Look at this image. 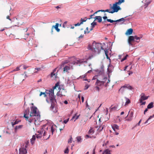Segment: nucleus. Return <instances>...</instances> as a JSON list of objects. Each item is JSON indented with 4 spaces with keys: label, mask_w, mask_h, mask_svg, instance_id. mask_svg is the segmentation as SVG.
<instances>
[{
    "label": "nucleus",
    "mask_w": 154,
    "mask_h": 154,
    "mask_svg": "<svg viewBox=\"0 0 154 154\" xmlns=\"http://www.w3.org/2000/svg\"><path fill=\"white\" fill-rule=\"evenodd\" d=\"M81 25V24L80 23H78L74 24V25L75 26H79Z\"/></svg>",
    "instance_id": "obj_50"
},
{
    "label": "nucleus",
    "mask_w": 154,
    "mask_h": 154,
    "mask_svg": "<svg viewBox=\"0 0 154 154\" xmlns=\"http://www.w3.org/2000/svg\"><path fill=\"white\" fill-rule=\"evenodd\" d=\"M6 18L7 19H9L10 20H11V19L10 18V16H8L6 17Z\"/></svg>",
    "instance_id": "obj_57"
},
{
    "label": "nucleus",
    "mask_w": 154,
    "mask_h": 154,
    "mask_svg": "<svg viewBox=\"0 0 154 154\" xmlns=\"http://www.w3.org/2000/svg\"><path fill=\"white\" fill-rule=\"evenodd\" d=\"M96 146H95V147L93 149V154H95V147H96Z\"/></svg>",
    "instance_id": "obj_52"
},
{
    "label": "nucleus",
    "mask_w": 154,
    "mask_h": 154,
    "mask_svg": "<svg viewBox=\"0 0 154 154\" xmlns=\"http://www.w3.org/2000/svg\"><path fill=\"white\" fill-rule=\"evenodd\" d=\"M77 113H76L75 115L72 117V119H75L74 121H75L76 120L78 119L80 116V115H77Z\"/></svg>",
    "instance_id": "obj_24"
},
{
    "label": "nucleus",
    "mask_w": 154,
    "mask_h": 154,
    "mask_svg": "<svg viewBox=\"0 0 154 154\" xmlns=\"http://www.w3.org/2000/svg\"><path fill=\"white\" fill-rule=\"evenodd\" d=\"M76 138L77 139V141L78 142H81L82 141V139L81 136H77L76 137Z\"/></svg>",
    "instance_id": "obj_32"
},
{
    "label": "nucleus",
    "mask_w": 154,
    "mask_h": 154,
    "mask_svg": "<svg viewBox=\"0 0 154 154\" xmlns=\"http://www.w3.org/2000/svg\"><path fill=\"white\" fill-rule=\"evenodd\" d=\"M20 70L19 69V67H17L15 69H14L13 71H18Z\"/></svg>",
    "instance_id": "obj_49"
},
{
    "label": "nucleus",
    "mask_w": 154,
    "mask_h": 154,
    "mask_svg": "<svg viewBox=\"0 0 154 154\" xmlns=\"http://www.w3.org/2000/svg\"><path fill=\"white\" fill-rule=\"evenodd\" d=\"M141 95V97L139 100L140 103H142L143 100H146L148 98V96H145L144 94L143 93H142Z\"/></svg>",
    "instance_id": "obj_12"
},
{
    "label": "nucleus",
    "mask_w": 154,
    "mask_h": 154,
    "mask_svg": "<svg viewBox=\"0 0 154 154\" xmlns=\"http://www.w3.org/2000/svg\"><path fill=\"white\" fill-rule=\"evenodd\" d=\"M57 69V68H55L53 71V72H51V77H54V78H56L57 76V72H55L56 71Z\"/></svg>",
    "instance_id": "obj_13"
},
{
    "label": "nucleus",
    "mask_w": 154,
    "mask_h": 154,
    "mask_svg": "<svg viewBox=\"0 0 154 154\" xmlns=\"http://www.w3.org/2000/svg\"><path fill=\"white\" fill-rule=\"evenodd\" d=\"M35 69L37 70V71H39V70H41V68H35Z\"/></svg>",
    "instance_id": "obj_63"
},
{
    "label": "nucleus",
    "mask_w": 154,
    "mask_h": 154,
    "mask_svg": "<svg viewBox=\"0 0 154 154\" xmlns=\"http://www.w3.org/2000/svg\"><path fill=\"white\" fill-rule=\"evenodd\" d=\"M125 19L124 18H122L118 20H112L109 19H107V21L108 22H110L111 23H112L113 22H119L122 21H124Z\"/></svg>",
    "instance_id": "obj_14"
},
{
    "label": "nucleus",
    "mask_w": 154,
    "mask_h": 154,
    "mask_svg": "<svg viewBox=\"0 0 154 154\" xmlns=\"http://www.w3.org/2000/svg\"><path fill=\"white\" fill-rule=\"evenodd\" d=\"M86 75H83L82 76H80L79 77V78L81 79H82L84 80H86L85 79L86 78Z\"/></svg>",
    "instance_id": "obj_37"
},
{
    "label": "nucleus",
    "mask_w": 154,
    "mask_h": 154,
    "mask_svg": "<svg viewBox=\"0 0 154 154\" xmlns=\"http://www.w3.org/2000/svg\"><path fill=\"white\" fill-rule=\"evenodd\" d=\"M29 141L27 140L25 142L22 146L19 149V154H27V151L26 148L29 145Z\"/></svg>",
    "instance_id": "obj_5"
},
{
    "label": "nucleus",
    "mask_w": 154,
    "mask_h": 154,
    "mask_svg": "<svg viewBox=\"0 0 154 154\" xmlns=\"http://www.w3.org/2000/svg\"><path fill=\"white\" fill-rule=\"evenodd\" d=\"M124 2L125 0H118V1L113 4L112 6V5L110 4V5L111 6L110 7V9H113L111 11L112 14L115 12H117L119 10L121 9V8L118 5H120Z\"/></svg>",
    "instance_id": "obj_4"
},
{
    "label": "nucleus",
    "mask_w": 154,
    "mask_h": 154,
    "mask_svg": "<svg viewBox=\"0 0 154 154\" xmlns=\"http://www.w3.org/2000/svg\"><path fill=\"white\" fill-rule=\"evenodd\" d=\"M58 26L59 24L57 23H56L55 26H53L51 29V32H53L54 28H55L57 32H59L60 31V29L58 28Z\"/></svg>",
    "instance_id": "obj_15"
},
{
    "label": "nucleus",
    "mask_w": 154,
    "mask_h": 154,
    "mask_svg": "<svg viewBox=\"0 0 154 154\" xmlns=\"http://www.w3.org/2000/svg\"><path fill=\"white\" fill-rule=\"evenodd\" d=\"M90 31H89L88 27H87L86 29V31H84L85 34L88 33Z\"/></svg>",
    "instance_id": "obj_40"
},
{
    "label": "nucleus",
    "mask_w": 154,
    "mask_h": 154,
    "mask_svg": "<svg viewBox=\"0 0 154 154\" xmlns=\"http://www.w3.org/2000/svg\"><path fill=\"white\" fill-rule=\"evenodd\" d=\"M104 84V82L102 81V79L99 77L98 78V79H97V81L95 83V85L97 86H100Z\"/></svg>",
    "instance_id": "obj_11"
},
{
    "label": "nucleus",
    "mask_w": 154,
    "mask_h": 154,
    "mask_svg": "<svg viewBox=\"0 0 154 154\" xmlns=\"http://www.w3.org/2000/svg\"><path fill=\"white\" fill-rule=\"evenodd\" d=\"M88 48L98 54L100 52L101 50H104L101 43H97L95 41L93 42L92 45H89Z\"/></svg>",
    "instance_id": "obj_3"
},
{
    "label": "nucleus",
    "mask_w": 154,
    "mask_h": 154,
    "mask_svg": "<svg viewBox=\"0 0 154 154\" xmlns=\"http://www.w3.org/2000/svg\"><path fill=\"white\" fill-rule=\"evenodd\" d=\"M57 88H58V89H59V91L57 92V96H60V97H61L63 95L65 96V94L66 92V90L63 89H62L61 90L60 87V86Z\"/></svg>",
    "instance_id": "obj_8"
},
{
    "label": "nucleus",
    "mask_w": 154,
    "mask_h": 154,
    "mask_svg": "<svg viewBox=\"0 0 154 154\" xmlns=\"http://www.w3.org/2000/svg\"><path fill=\"white\" fill-rule=\"evenodd\" d=\"M95 90L96 91H99V90H100V88H99L98 87V86H96L95 87Z\"/></svg>",
    "instance_id": "obj_45"
},
{
    "label": "nucleus",
    "mask_w": 154,
    "mask_h": 154,
    "mask_svg": "<svg viewBox=\"0 0 154 154\" xmlns=\"http://www.w3.org/2000/svg\"><path fill=\"white\" fill-rule=\"evenodd\" d=\"M153 102H152L150 103H149L148 105L147 106V108L151 109L153 107Z\"/></svg>",
    "instance_id": "obj_28"
},
{
    "label": "nucleus",
    "mask_w": 154,
    "mask_h": 154,
    "mask_svg": "<svg viewBox=\"0 0 154 154\" xmlns=\"http://www.w3.org/2000/svg\"><path fill=\"white\" fill-rule=\"evenodd\" d=\"M99 77H100V75H95L93 77L92 79L93 80L97 79H97H98V78H99Z\"/></svg>",
    "instance_id": "obj_38"
},
{
    "label": "nucleus",
    "mask_w": 154,
    "mask_h": 154,
    "mask_svg": "<svg viewBox=\"0 0 154 154\" xmlns=\"http://www.w3.org/2000/svg\"><path fill=\"white\" fill-rule=\"evenodd\" d=\"M23 127L22 125H19L18 126H17L14 128L15 131L16 132L17 131L18 129L21 128Z\"/></svg>",
    "instance_id": "obj_26"
},
{
    "label": "nucleus",
    "mask_w": 154,
    "mask_h": 154,
    "mask_svg": "<svg viewBox=\"0 0 154 154\" xmlns=\"http://www.w3.org/2000/svg\"><path fill=\"white\" fill-rule=\"evenodd\" d=\"M97 25L96 23L94 22V21L93 22H92L91 23V25L92 26V28L91 29L90 31H91V30H92L93 29V28L94 27V26L95 25Z\"/></svg>",
    "instance_id": "obj_31"
},
{
    "label": "nucleus",
    "mask_w": 154,
    "mask_h": 154,
    "mask_svg": "<svg viewBox=\"0 0 154 154\" xmlns=\"http://www.w3.org/2000/svg\"><path fill=\"white\" fill-rule=\"evenodd\" d=\"M59 82H57L55 85L53 87L52 89L49 90H46V93L47 96H48L51 102V105L50 107V109L54 112H56L57 110L56 109L55 105L57 103L55 99V96L54 95V90L57 87H59Z\"/></svg>",
    "instance_id": "obj_1"
},
{
    "label": "nucleus",
    "mask_w": 154,
    "mask_h": 154,
    "mask_svg": "<svg viewBox=\"0 0 154 154\" xmlns=\"http://www.w3.org/2000/svg\"><path fill=\"white\" fill-rule=\"evenodd\" d=\"M100 78L102 79V81H103L104 82V84L106 82V86H107V83L109 82L110 81V80L109 79H107V78L106 77H105L103 75H100Z\"/></svg>",
    "instance_id": "obj_10"
},
{
    "label": "nucleus",
    "mask_w": 154,
    "mask_h": 154,
    "mask_svg": "<svg viewBox=\"0 0 154 154\" xmlns=\"http://www.w3.org/2000/svg\"><path fill=\"white\" fill-rule=\"evenodd\" d=\"M64 127H65V125H64L63 124V128H60V131H61V130H62L63 129V128H64Z\"/></svg>",
    "instance_id": "obj_54"
},
{
    "label": "nucleus",
    "mask_w": 154,
    "mask_h": 154,
    "mask_svg": "<svg viewBox=\"0 0 154 154\" xmlns=\"http://www.w3.org/2000/svg\"><path fill=\"white\" fill-rule=\"evenodd\" d=\"M98 11H99V12L101 11L102 12H105V10H99Z\"/></svg>",
    "instance_id": "obj_58"
},
{
    "label": "nucleus",
    "mask_w": 154,
    "mask_h": 154,
    "mask_svg": "<svg viewBox=\"0 0 154 154\" xmlns=\"http://www.w3.org/2000/svg\"><path fill=\"white\" fill-rule=\"evenodd\" d=\"M133 30L131 28H130L127 30L125 33V34L126 35H131L133 32Z\"/></svg>",
    "instance_id": "obj_17"
},
{
    "label": "nucleus",
    "mask_w": 154,
    "mask_h": 154,
    "mask_svg": "<svg viewBox=\"0 0 154 154\" xmlns=\"http://www.w3.org/2000/svg\"><path fill=\"white\" fill-rule=\"evenodd\" d=\"M134 39H136L137 40H140V38L139 37H137V36H134Z\"/></svg>",
    "instance_id": "obj_51"
},
{
    "label": "nucleus",
    "mask_w": 154,
    "mask_h": 154,
    "mask_svg": "<svg viewBox=\"0 0 154 154\" xmlns=\"http://www.w3.org/2000/svg\"><path fill=\"white\" fill-rule=\"evenodd\" d=\"M51 131L52 133V134H53V132L54 131V129L53 128V127L52 126H51Z\"/></svg>",
    "instance_id": "obj_47"
},
{
    "label": "nucleus",
    "mask_w": 154,
    "mask_h": 154,
    "mask_svg": "<svg viewBox=\"0 0 154 154\" xmlns=\"http://www.w3.org/2000/svg\"><path fill=\"white\" fill-rule=\"evenodd\" d=\"M103 50L104 51L105 55H108V54L109 53L108 50L107 49H104Z\"/></svg>",
    "instance_id": "obj_43"
},
{
    "label": "nucleus",
    "mask_w": 154,
    "mask_h": 154,
    "mask_svg": "<svg viewBox=\"0 0 154 154\" xmlns=\"http://www.w3.org/2000/svg\"><path fill=\"white\" fill-rule=\"evenodd\" d=\"M124 88H127L129 89L132 90L133 88L130 85H127L126 86H124L123 87Z\"/></svg>",
    "instance_id": "obj_35"
},
{
    "label": "nucleus",
    "mask_w": 154,
    "mask_h": 154,
    "mask_svg": "<svg viewBox=\"0 0 154 154\" xmlns=\"http://www.w3.org/2000/svg\"><path fill=\"white\" fill-rule=\"evenodd\" d=\"M148 108H146V109H145V110L144 111V114H145L146 112H147L148 111Z\"/></svg>",
    "instance_id": "obj_53"
},
{
    "label": "nucleus",
    "mask_w": 154,
    "mask_h": 154,
    "mask_svg": "<svg viewBox=\"0 0 154 154\" xmlns=\"http://www.w3.org/2000/svg\"><path fill=\"white\" fill-rule=\"evenodd\" d=\"M94 132V131L93 129V128L91 127L90 130L88 131V133L89 134L92 135V134Z\"/></svg>",
    "instance_id": "obj_29"
},
{
    "label": "nucleus",
    "mask_w": 154,
    "mask_h": 154,
    "mask_svg": "<svg viewBox=\"0 0 154 154\" xmlns=\"http://www.w3.org/2000/svg\"><path fill=\"white\" fill-rule=\"evenodd\" d=\"M31 111L29 119V122L30 123L33 122H35L40 116L39 113L36 107L32 106L31 107Z\"/></svg>",
    "instance_id": "obj_2"
},
{
    "label": "nucleus",
    "mask_w": 154,
    "mask_h": 154,
    "mask_svg": "<svg viewBox=\"0 0 154 154\" xmlns=\"http://www.w3.org/2000/svg\"><path fill=\"white\" fill-rule=\"evenodd\" d=\"M132 42H129V41H128V43L130 45L132 46V44L131 43Z\"/></svg>",
    "instance_id": "obj_55"
},
{
    "label": "nucleus",
    "mask_w": 154,
    "mask_h": 154,
    "mask_svg": "<svg viewBox=\"0 0 154 154\" xmlns=\"http://www.w3.org/2000/svg\"><path fill=\"white\" fill-rule=\"evenodd\" d=\"M35 140V137L34 135L32 136V138L31 139V142L32 145H33L34 143Z\"/></svg>",
    "instance_id": "obj_22"
},
{
    "label": "nucleus",
    "mask_w": 154,
    "mask_h": 154,
    "mask_svg": "<svg viewBox=\"0 0 154 154\" xmlns=\"http://www.w3.org/2000/svg\"><path fill=\"white\" fill-rule=\"evenodd\" d=\"M154 117V114L153 115L149 116V118L148 119L146 120V121L144 122V124H146L148 123V122L149 120H150L152 118H153Z\"/></svg>",
    "instance_id": "obj_30"
},
{
    "label": "nucleus",
    "mask_w": 154,
    "mask_h": 154,
    "mask_svg": "<svg viewBox=\"0 0 154 154\" xmlns=\"http://www.w3.org/2000/svg\"><path fill=\"white\" fill-rule=\"evenodd\" d=\"M134 37L133 36H130L129 37L128 41L129 42H132L134 41Z\"/></svg>",
    "instance_id": "obj_27"
},
{
    "label": "nucleus",
    "mask_w": 154,
    "mask_h": 154,
    "mask_svg": "<svg viewBox=\"0 0 154 154\" xmlns=\"http://www.w3.org/2000/svg\"><path fill=\"white\" fill-rule=\"evenodd\" d=\"M111 9H106V10H105V12H108L109 13H112V12H111Z\"/></svg>",
    "instance_id": "obj_46"
},
{
    "label": "nucleus",
    "mask_w": 154,
    "mask_h": 154,
    "mask_svg": "<svg viewBox=\"0 0 154 154\" xmlns=\"http://www.w3.org/2000/svg\"><path fill=\"white\" fill-rule=\"evenodd\" d=\"M128 56V55L127 54L125 55V56L123 58H122L121 60V61L122 62V61H124V60H125L127 58V57Z\"/></svg>",
    "instance_id": "obj_41"
},
{
    "label": "nucleus",
    "mask_w": 154,
    "mask_h": 154,
    "mask_svg": "<svg viewBox=\"0 0 154 154\" xmlns=\"http://www.w3.org/2000/svg\"><path fill=\"white\" fill-rule=\"evenodd\" d=\"M70 66L69 65H66L63 68V71L64 72H67L70 69Z\"/></svg>",
    "instance_id": "obj_16"
},
{
    "label": "nucleus",
    "mask_w": 154,
    "mask_h": 154,
    "mask_svg": "<svg viewBox=\"0 0 154 154\" xmlns=\"http://www.w3.org/2000/svg\"><path fill=\"white\" fill-rule=\"evenodd\" d=\"M141 103V105H144L146 103V102L144 101V102H143L142 101V103Z\"/></svg>",
    "instance_id": "obj_56"
},
{
    "label": "nucleus",
    "mask_w": 154,
    "mask_h": 154,
    "mask_svg": "<svg viewBox=\"0 0 154 154\" xmlns=\"http://www.w3.org/2000/svg\"><path fill=\"white\" fill-rule=\"evenodd\" d=\"M107 17H106V16H105L104 17H103V18L104 19V20H105V19H107Z\"/></svg>",
    "instance_id": "obj_64"
},
{
    "label": "nucleus",
    "mask_w": 154,
    "mask_h": 154,
    "mask_svg": "<svg viewBox=\"0 0 154 154\" xmlns=\"http://www.w3.org/2000/svg\"><path fill=\"white\" fill-rule=\"evenodd\" d=\"M141 120H142L141 119H140V120L138 122V123H137V125H140V122H141Z\"/></svg>",
    "instance_id": "obj_61"
},
{
    "label": "nucleus",
    "mask_w": 154,
    "mask_h": 154,
    "mask_svg": "<svg viewBox=\"0 0 154 154\" xmlns=\"http://www.w3.org/2000/svg\"><path fill=\"white\" fill-rule=\"evenodd\" d=\"M72 136H71L70 139L69 140H68V143H72Z\"/></svg>",
    "instance_id": "obj_44"
},
{
    "label": "nucleus",
    "mask_w": 154,
    "mask_h": 154,
    "mask_svg": "<svg viewBox=\"0 0 154 154\" xmlns=\"http://www.w3.org/2000/svg\"><path fill=\"white\" fill-rule=\"evenodd\" d=\"M88 19L86 17H85L84 19H83L82 18H81V20H80V23L81 24H82L84 22H85Z\"/></svg>",
    "instance_id": "obj_25"
},
{
    "label": "nucleus",
    "mask_w": 154,
    "mask_h": 154,
    "mask_svg": "<svg viewBox=\"0 0 154 154\" xmlns=\"http://www.w3.org/2000/svg\"><path fill=\"white\" fill-rule=\"evenodd\" d=\"M100 130L102 131L103 129V127H100L99 128Z\"/></svg>",
    "instance_id": "obj_60"
},
{
    "label": "nucleus",
    "mask_w": 154,
    "mask_h": 154,
    "mask_svg": "<svg viewBox=\"0 0 154 154\" xmlns=\"http://www.w3.org/2000/svg\"><path fill=\"white\" fill-rule=\"evenodd\" d=\"M64 103L65 104H68V101L67 100H65V101H64Z\"/></svg>",
    "instance_id": "obj_59"
},
{
    "label": "nucleus",
    "mask_w": 154,
    "mask_h": 154,
    "mask_svg": "<svg viewBox=\"0 0 154 154\" xmlns=\"http://www.w3.org/2000/svg\"><path fill=\"white\" fill-rule=\"evenodd\" d=\"M22 66H23V69H26L27 68L29 67V66H26L25 65H21L19 67H20Z\"/></svg>",
    "instance_id": "obj_39"
},
{
    "label": "nucleus",
    "mask_w": 154,
    "mask_h": 154,
    "mask_svg": "<svg viewBox=\"0 0 154 154\" xmlns=\"http://www.w3.org/2000/svg\"><path fill=\"white\" fill-rule=\"evenodd\" d=\"M133 112L132 111H129L127 116L125 117V120L128 122H130L133 119Z\"/></svg>",
    "instance_id": "obj_7"
},
{
    "label": "nucleus",
    "mask_w": 154,
    "mask_h": 154,
    "mask_svg": "<svg viewBox=\"0 0 154 154\" xmlns=\"http://www.w3.org/2000/svg\"><path fill=\"white\" fill-rule=\"evenodd\" d=\"M69 118L68 119H67L63 121V122L65 124H66L69 121Z\"/></svg>",
    "instance_id": "obj_48"
},
{
    "label": "nucleus",
    "mask_w": 154,
    "mask_h": 154,
    "mask_svg": "<svg viewBox=\"0 0 154 154\" xmlns=\"http://www.w3.org/2000/svg\"><path fill=\"white\" fill-rule=\"evenodd\" d=\"M29 10L28 9H26L23 12H20V13L18 16H20L21 14H23V13L25 15H27L28 13H29Z\"/></svg>",
    "instance_id": "obj_18"
},
{
    "label": "nucleus",
    "mask_w": 154,
    "mask_h": 154,
    "mask_svg": "<svg viewBox=\"0 0 154 154\" xmlns=\"http://www.w3.org/2000/svg\"><path fill=\"white\" fill-rule=\"evenodd\" d=\"M69 61L68 60H66L64 61V62H62V64L61 65V67L62 66H64V65L66 63H68L69 62Z\"/></svg>",
    "instance_id": "obj_33"
},
{
    "label": "nucleus",
    "mask_w": 154,
    "mask_h": 154,
    "mask_svg": "<svg viewBox=\"0 0 154 154\" xmlns=\"http://www.w3.org/2000/svg\"><path fill=\"white\" fill-rule=\"evenodd\" d=\"M112 128L113 130L116 131V129L119 130V126L116 124H114L112 125Z\"/></svg>",
    "instance_id": "obj_19"
},
{
    "label": "nucleus",
    "mask_w": 154,
    "mask_h": 154,
    "mask_svg": "<svg viewBox=\"0 0 154 154\" xmlns=\"http://www.w3.org/2000/svg\"><path fill=\"white\" fill-rule=\"evenodd\" d=\"M42 94L44 95L45 97L46 96H47V94H46V91H45V92H41L39 94V96H41Z\"/></svg>",
    "instance_id": "obj_36"
},
{
    "label": "nucleus",
    "mask_w": 154,
    "mask_h": 154,
    "mask_svg": "<svg viewBox=\"0 0 154 154\" xmlns=\"http://www.w3.org/2000/svg\"><path fill=\"white\" fill-rule=\"evenodd\" d=\"M95 20H97L99 23H100L102 21V17L100 16H96L94 18Z\"/></svg>",
    "instance_id": "obj_21"
},
{
    "label": "nucleus",
    "mask_w": 154,
    "mask_h": 154,
    "mask_svg": "<svg viewBox=\"0 0 154 154\" xmlns=\"http://www.w3.org/2000/svg\"><path fill=\"white\" fill-rule=\"evenodd\" d=\"M29 108H27L25 110L24 112V117L25 118L26 120L29 121V116L28 115H29Z\"/></svg>",
    "instance_id": "obj_9"
},
{
    "label": "nucleus",
    "mask_w": 154,
    "mask_h": 154,
    "mask_svg": "<svg viewBox=\"0 0 154 154\" xmlns=\"http://www.w3.org/2000/svg\"><path fill=\"white\" fill-rule=\"evenodd\" d=\"M110 152L109 149H106L103 152L102 154H111Z\"/></svg>",
    "instance_id": "obj_23"
},
{
    "label": "nucleus",
    "mask_w": 154,
    "mask_h": 154,
    "mask_svg": "<svg viewBox=\"0 0 154 154\" xmlns=\"http://www.w3.org/2000/svg\"><path fill=\"white\" fill-rule=\"evenodd\" d=\"M86 137L87 138H91V137L89 135H86Z\"/></svg>",
    "instance_id": "obj_62"
},
{
    "label": "nucleus",
    "mask_w": 154,
    "mask_h": 154,
    "mask_svg": "<svg viewBox=\"0 0 154 154\" xmlns=\"http://www.w3.org/2000/svg\"><path fill=\"white\" fill-rule=\"evenodd\" d=\"M126 102L124 105V106H126L128 105V104L130 103V100L127 97H125V98Z\"/></svg>",
    "instance_id": "obj_20"
},
{
    "label": "nucleus",
    "mask_w": 154,
    "mask_h": 154,
    "mask_svg": "<svg viewBox=\"0 0 154 154\" xmlns=\"http://www.w3.org/2000/svg\"><path fill=\"white\" fill-rule=\"evenodd\" d=\"M45 126H44V127L42 128V129L41 130L37 132V133L38 134H35L37 138H41L42 137V134L43 133V136H45L46 133H47L46 130H48V127H47L45 128L46 130H44V128H45Z\"/></svg>",
    "instance_id": "obj_6"
},
{
    "label": "nucleus",
    "mask_w": 154,
    "mask_h": 154,
    "mask_svg": "<svg viewBox=\"0 0 154 154\" xmlns=\"http://www.w3.org/2000/svg\"><path fill=\"white\" fill-rule=\"evenodd\" d=\"M69 150L68 149V147H67L66 149L64 151V153H69Z\"/></svg>",
    "instance_id": "obj_42"
},
{
    "label": "nucleus",
    "mask_w": 154,
    "mask_h": 154,
    "mask_svg": "<svg viewBox=\"0 0 154 154\" xmlns=\"http://www.w3.org/2000/svg\"><path fill=\"white\" fill-rule=\"evenodd\" d=\"M19 122H20L19 121H17V120H16L14 122H11V125H12V126L13 127L14 125L18 124Z\"/></svg>",
    "instance_id": "obj_34"
}]
</instances>
